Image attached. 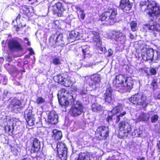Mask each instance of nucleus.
<instances>
[{"mask_svg": "<svg viewBox=\"0 0 160 160\" xmlns=\"http://www.w3.org/2000/svg\"><path fill=\"white\" fill-rule=\"evenodd\" d=\"M140 6L142 11H146L148 15L153 17V19L156 18L160 14V7L158 6L154 1L149 2L145 1H141Z\"/></svg>", "mask_w": 160, "mask_h": 160, "instance_id": "obj_1", "label": "nucleus"}, {"mask_svg": "<svg viewBox=\"0 0 160 160\" xmlns=\"http://www.w3.org/2000/svg\"><path fill=\"white\" fill-rule=\"evenodd\" d=\"M147 46L145 44L143 45V47L145 48L142 49V56L143 59L146 61L150 60L152 61L154 57V53H156L157 57H155L156 59H158L160 57L159 52L156 50H154L152 49H148L145 47Z\"/></svg>", "mask_w": 160, "mask_h": 160, "instance_id": "obj_2", "label": "nucleus"}, {"mask_svg": "<svg viewBox=\"0 0 160 160\" xmlns=\"http://www.w3.org/2000/svg\"><path fill=\"white\" fill-rule=\"evenodd\" d=\"M129 100L133 104L146 106L148 104L146 96L142 93H137L132 96Z\"/></svg>", "mask_w": 160, "mask_h": 160, "instance_id": "obj_3", "label": "nucleus"}, {"mask_svg": "<svg viewBox=\"0 0 160 160\" xmlns=\"http://www.w3.org/2000/svg\"><path fill=\"white\" fill-rule=\"evenodd\" d=\"M117 13L116 10L112 8L102 14L100 16V18L102 21L109 22L115 18Z\"/></svg>", "mask_w": 160, "mask_h": 160, "instance_id": "obj_4", "label": "nucleus"}, {"mask_svg": "<svg viewBox=\"0 0 160 160\" xmlns=\"http://www.w3.org/2000/svg\"><path fill=\"white\" fill-rule=\"evenodd\" d=\"M56 148L58 156L61 159L66 160L67 158L68 148L65 144L62 142L56 143Z\"/></svg>", "mask_w": 160, "mask_h": 160, "instance_id": "obj_5", "label": "nucleus"}, {"mask_svg": "<svg viewBox=\"0 0 160 160\" xmlns=\"http://www.w3.org/2000/svg\"><path fill=\"white\" fill-rule=\"evenodd\" d=\"M83 109L82 103L79 101H78L71 108L70 113L71 116L76 117L81 115L83 112Z\"/></svg>", "mask_w": 160, "mask_h": 160, "instance_id": "obj_6", "label": "nucleus"}, {"mask_svg": "<svg viewBox=\"0 0 160 160\" xmlns=\"http://www.w3.org/2000/svg\"><path fill=\"white\" fill-rule=\"evenodd\" d=\"M58 96L60 97H64L68 101L71 102V104L76 98V95L74 93L68 90H66L62 88L59 91Z\"/></svg>", "mask_w": 160, "mask_h": 160, "instance_id": "obj_7", "label": "nucleus"}, {"mask_svg": "<svg viewBox=\"0 0 160 160\" xmlns=\"http://www.w3.org/2000/svg\"><path fill=\"white\" fill-rule=\"evenodd\" d=\"M108 127L102 126L97 128L96 135L100 140H102L105 139L108 136Z\"/></svg>", "mask_w": 160, "mask_h": 160, "instance_id": "obj_8", "label": "nucleus"}, {"mask_svg": "<svg viewBox=\"0 0 160 160\" xmlns=\"http://www.w3.org/2000/svg\"><path fill=\"white\" fill-rule=\"evenodd\" d=\"M127 77L125 75L120 74L116 76L113 82V85L116 87L125 86V82L127 81Z\"/></svg>", "mask_w": 160, "mask_h": 160, "instance_id": "obj_9", "label": "nucleus"}, {"mask_svg": "<svg viewBox=\"0 0 160 160\" xmlns=\"http://www.w3.org/2000/svg\"><path fill=\"white\" fill-rule=\"evenodd\" d=\"M8 46L9 49L12 52L22 49L20 44L16 39H12L9 41Z\"/></svg>", "mask_w": 160, "mask_h": 160, "instance_id": "obj_10", "label": "nucleus"}, {"mask_svg": "<svg viewBox=\"0 0 160 160\" xmlns=\"http://www.w3.org/2000/svg\"><path fill=\"white\" fill-rule=\"evenodd\" d=\"M101 81V76L99 74H95L91 76L90 80L89 82V84L90 86L95 88H96Z\"/></svg>", "mask_w": 160, "mask_h": 160, "instance_id": "obj_11", "label": "nucleus"}, {"mask_svg": "<svg viewBox=\"0 0 160 160\" xmlns=\"http://www.w3.org/2000/svg\"><path fill=\"white\" fill-rule=\"evenodd\" d=\"M58 116L55 112H50L48 114V122L52 124H56L58 122Z\"/></svg>", "mask_w": 160, "mask_h": 160, "instance_id": "obj_12", "label": "nucleus"}, {"mask_svg": "<svg viewBox=\"0 0 160 160\" xmlns=\"http://www.w3.org/2000/svg\"><path fill=\"white\" fill-rule=\"evenodd\" d=\"M120 7L125 12L131 10L132 4L130 2L129 0H122L120 2Z\"/></svg>", "mask_w": 160, "mask_h": 160, "instance_id": "obj_13", "label": "nucleus"}, {"mask_svg": "<svg viewBox=\"0 0 160 160\" xmlns=\"http://www.w3.org/2000/svg\"><path fill=\"white\" fill-rule=\"evenodd\" d=\"M94 156L91 152L81 153L77 160H94Z\"/></svg>", "mask_w": 160, "mask_h": 160, "instance_id": "obj_14", "label": "nucleus"}, {"mask_svg": "<svg viewBox=\"0 0 160 160\" xmlns=\"http://www.w3.org/2000/svg\"><path fill=\"white\" fill-rule=\"evenodd\" d=\"M80 35V33L78 31H72L68 36V40L69 42H72L75 40H79Z\"/></svg>", "mask_w": 160, "mask_h": 160, "instance_id": "obj_15", "label": "nucleus"}, {"mask_svg": "<svg viewBox=\"0 0 160 160\" xmlns=\"http://www.w3.org/2000/svg\"><path fill=\"white\" fill-rule=\"evenodd\" d=\"M91 34L92 35V39L93 42L97 43V45L98 47L101 46V39L100 38L99 35L98 33L95 31L91 32Z\"/></svg>", "mask_w": 160, "mask_h": 160, "instance_id": "obj_16", "label": "nucleus"}, {"mask_svg": "<svg viewBox=\"0 0 160 160\" xmlns=\"http://www.w3.org/2000/svg\"><path fill=\"white\" fill-rule=\"evenodd\" d=\"M41 148V143L40 141L37 138L34 139L32 146L31 148L32 152H37L39 151Z\"/></svg>", "mask_w": 160, "mask_h": 160, "instance_id": "obj_17", "label": "nucleus"}, {"mask_svg": "<svg viewBox=\"0 0 160 160\" xmlns=\"http://www.w3.org/2000/svg\"><path fill=\"white\" fill-rule=\"evenodd\" d=\"M118 127L120 129L122 130L125 131V132H128L131 130V126L128 122L125 121L121 122L118 125Z\"/></svg>", "mask_w": 160, "mask_h": 160, "instance_id": "obj_18", "label": "nucleus"}, {"mask_svg": "<svg viewBox=\"0 0 160 160\" xmlns=\"http://www.w3.org/2000/svg\"><path fill=\"white\" fill-rule=\"evenodd\" d=\"M113 34L116 38V40L117 41H120L121 43H123L125 42L126 37L124 34L119 32L116 31L113 32Z\"/></svg>", "mask_w": 160, "mask_h": 160, "instance_id": "obj_19", "label": "nucleus"}, {"mask_svg": "<svg viewBox=\"0 0 160 160\" xmlns=\"http://www.w3.org/2000/svg\"><path fill=\"white\" fill-rule=\"evenodd\" d=\"M112 90L111 87H109L104 93L103 97L105 101L110 103L112 101Z\"/></svg>", "mask_w": 160, "mask_h": 160, "instance_id": "obj_20", "label": "nucleus"}, {"mask_svg": "<svg viewBox=\"0 0 160 160\" xmlns=\"http://www.w3.org/2000/svg\"><path fill=\"white\" fill-rule=\"evenodd\" d=\"M144 28H148V29L153 31L159 32L160 31V24L155 23L150 25L148 24L144 25Z\"/></svg>", "mask_w": 160, "mask_h": 160, "instance_id": "obj_21", "label": "nucleus"}, {"mask_svg": "<svg viewBox=\"0 0 160 160\" xmlns=\"http://www.w3.org/2000/svg\"><path fill=\"white\" fill-rule=\"evenodd\" d=\"M52 138L56 140L61 139L62 137V132L61 131L56 129L53 130Z\"/></svg>", "mask_w": 160, "mask_h": 160, "instance_id": "obj_22", "label": "nucleus"}, {"mask_svg": "<svg viewBox=\"0 0 160 160\" xmlns=\"http://www.w3.org/2000/svg\"><path fill=\"white\" fill-rule=\"evenodd\" d=\"M21 101L16 99H13L11 103L12 108L13 110L18 109L21 107Z\"/></svg>", "mask_w": 160, "mask_h": 160, "instance_id": "obj_23", "label": "nucleus"}, {"mask_svg": "<svg viewBox=\"0 0 160 160\" xmlns=\"http://www.w3.org/2000/svg\"><path fill=\"white\" fill-rule=\"evenodd\" d=\"M149 117V114L142 112L138 117L137 120L138 121H147L148 120Z\"/></svg>", "mask_w": 160, "mask_h": 160, "instance_id": "obj_24", "label": "nucleus"}, {"mask_svg": "<svg viewBox=\"0 0 160 160\" xmlns=\"http://www.w3.org/2000/svg\"><path fill=\"white\" fill-rule=\"evenodd\" d=\"M59 102L62 106H68L71 102L68 101L64 97L58 96Z\"/></svg>", "mask_w": 160, "mask_h": 160, "instance_id": "obj_25", "label": "nucleus"}, {"mask_svg": "<svg viewBox=\"0 0 160 160\" xmlns=\"http://www.w3.org/2000/svg\"><path fill=\"white\" fill-rule=\"evenodd\" d=\"M103 107L101 105L97 103H93L92 106V109L93 112H98L102 111Z\"/></svg>", "mask_w": 160, "mask_h": 160, "instance_id": "obj_26", "label": "nucleus"}, {"mask_svg": "<svg viewBox=\"0 0 160 160\" xmlns=\"http://www.w3.org/2000/svg\"><path fill=\"white\" fill-rule=\"evenodd\" d=\"M56 37V43L57 45H61L63 44V35L62 34H60L58 36L57 35L55 36Z\"/></svg>", "mask_w": 160, "mask_h": 160, "instance_id": "obj_27", "label": "nucleus"}, {"mask_svg": "<svg viewBox=\"0 0 160 160\" xmlns=\"http://www.w3.org/2000/svg\"><path fill=\"white\" fill-rule=\"evenodd\" d=\"M53 79L56 82H57L62 85V84L63 83V81L65 79V78H63L61 75H58L54 76Z\"/></svg>", "mask_w": 160, "mask_h": 160, "instance_id": "obj_28", "label": "nucleus"}, {"mask_svg": "<svg viewBox=\"0 0 160 160\" xmlns=\"http://www.w3.org/2000/svg\"><path fill=\"white\" fill-rule=\"evenodd\" d=\"M89 48L90 47L87 45L82 47V52L83 57H85L86 55H88L90 54V52Z\"/></svg>", "mask_w": 160, "mask_h": 160, "instance_id": "obj_29", "label": "nucleus"}, {"mask_svg": "<svg viewBox=\"0 0 160 160\" xmlns=\"http://www.w3.org/2000/svg\"><path fill=\"white\" fill-rule=\"evenodd\" d=\"M126 85L124 87H127L128 89H131L132 88L133 84V81L130 79H129L127 77V81L125 82ZM123 87L124 86H123Z\"/></svg>", "mask_w": 160, "mask_h": 160, "instance_id": "obj_30", "label": "nucleus"}, {"mask_svg": "<svg viewBox=\"0 0 160 160\" xmlns=\"http://www.w3.org/2000/svg\"><path fill=\"white\" fill-rule=\"evenodd\" d=\"M122 110V107L121 106L119 105L114 107L111 112L113 114L115 115L119 112H121Z\"/></svg>", "mask_w": 160, "mask_h": 160, "instance_id": "obj_31", "label": "nucleus"}, {"mask_svg": "<svg viewBox=\"0 0 160 160\" xmlns=\"http://www.w3.org/2000/svg\"><path fill=\"white\" fill-rule=\"evenodd\" d=\"M73 84L71 80L69 78H65L64 80L63 83L62 84V85L66 87H69L72 86Z\"/></svg>", "mask_w": 160, "mask_h": 160, "instance_id": "obj_32", "label": "nucleus"}, {"mask_svg": "<svg viewBox=\"0 0 160 160\" xmlns=\"http://www.w3.org/2000/svg\"><path fill=\"white\" fill-rule=\"evenodd\" d=\"M158 80V78L157 77H154L152 80L151 85L153 89L154 90L156 89L158 87L157 82Z\"/></svg>", "mask_w": 160, "mask_h": 160, "instance_id": "obj_33", "label": "nucleus"}, {"mask_svg": "<svg viewBox=\"0 0 160 160\" xmlns=\"http://www.w3.org/2000/svg\"><path fill=\"white\" fill-rule=\"evenodd\" d=\"M13 124L12 123L9 125L8 124L5 127V132L7 133L12 132H13Z\"/></svg>", "mask_w": 160, "mask_h": 160, "instance_id": "obj_34", "label": "nucleus"}, {"mask_svg": "<svg viewBox=\"0 0 160 160\" xmlns=\"http://www.w3.org/2000/svg\"><path fill=\"white\" fill-rule=\"evenodd\" d=\"M32 110L30 109L27 110L25 112L24 117L26 120H27L29 118L34 117L32 113Z\"/></svg>", "mask_w": 160, "mask_h": 160, "instance_id": "obj_35", "label": "nucleus"}, {"mask_svg": "<svg viewBox=\"0 0 160 160\" xmlns=\"http://www.w3.org/2000/svg\"><path fill=\"white\" fill-rule=\"evenodd\" d=\"M131 30L133 32L136 31L137 29V23L136 21H132L130 23Z\"/></svg>", "mask_w": 160, "mask_h": 160, "instance_id": "obj_36", "label": "nucleus"}, {"mask_svg": "<svg viewBox=\"0 0 160 160\" xmlns=\"http://www.w3.org/2000/svg\"><path fill=\"white\" fill-rule=\"evenodd\" d=\"M126 114L125 111L123 112L122 113H120L119 115L116 116V122L118 123L120 121L121 118L124 116Z\"/></svg>", "mask_w": 160, "mask_h": 160, "instance_id": "obj_37", "label": "nucleus"}, {"mask_svg": "<svg viewBox=\"0 0 160 160\" xmlns=\"http://www.w3.org/2000/svg\"><path fill=\"white\" fill-rule=\"evenodd\" d=\"M28 124L30 126H32L34 124L35 121V118L33 117L27 120H26Z\"/></svg>", "mask_w": 160, "mask_h": 160, "instance_id": "obj_38", "label": "nucleus"}, {"mask_svg": "<svg viewBox=\"0 0 160 160\" xmlns=\"http://www.w3.org/2000/svg\"><path fill=\"white\" fill-rule=\"evenodd\" d=\"M45 101L44 98L42 97H39L36 100V102L37 104H42L45 102Z\"/></svg>", "mask_w": 160, "mask_h": 160, "instance_id": "obj_39", "label": "nucleus"}, {"mask_svg": "<svg viewBox=\"0 0 160 160\" xmlns=\"http://www.w3.org/2000/svg\"><path fill=\"white\" fill-rule=\"evenodd\" d=\"M52 63L55 65L60 64H61L60 60L58 58H54L52 59Z\"/></svg>", "mask_w": 160, "mask_h": 160, "instance_id": "obj_40", "label": "nucleus"}, {"mask_svg": "<svg viewBox=\"0 0 160 160\" xmlns=\"http://www.w3.org/2000/svg\"><path fill=\"white\" fill-rule=\"evenodd\" d=\"M77 8L78 9H79L80 10V12L82 13L81 15H80L81 18L82 19H84L85 16V14L83 13L84 12V10L81 9L80 8H79V7H78Z\"/></svg>", "mask_w": 160, "mask_h": 160, "instance_id": "obj_41", "label": "nucleus"}, {"mask_svg": "<svg viewBox=\"0 0 160 160\" xmlns=\"http://www.w3.org/2000/svg\"><path fill=\"white\" fill-rule=\"evenodd\" d=\"M158 116L157 115H155L152 117L151 121L152 122H156L158 120Z\"/></svg>", "mask_w": 160, "mask_h": 160, "instance_id": "obj_42", "label": "nucleus"}, {"mask_svg": "<svg viewBox=\"0 0 160 160\" xmlns=\"http://www.w3.org/2000/svg\"><path fill=\"white\" fill-rule=\"evenodd\" d=\"M54 7L57 8V10H58L59 12V11H61L62 7V4L61 3H56Z\"/></svg>", "mask_w": 160, "mask_h": 160, "instance_id": "obj_43", "label": "nucleus"}, {"mask_svg": "<svg viewBox=\"0 0 160 160\" xmlns=\"http://www.w3.org/2000/svg\"><path fill=\"white\" fill-rule=\"evenodd\" d=\"M13 153L15 155H17L18 153V148L17 147L12 148L11 149Z\"/></svg>", "mask_w": 160, "mask_h": 160, "instance_id": "obj_44", "label": "nucleus"}, {"mask_svg": "<svg viewBox=\"0 0 160 160\" xmlns=\"http://www.w3.org/2000/svg\"><path fill=\"white\" fill-rule=\"evenodd\" d=\"M150 72L152 75H154L157 73V70L155 68H152L150 69Z\"/></svg>", "mask_w": 160, "mask_h": 160, "instance_id": "obj_45", "label": "nucleus"}, {"mask_svg": "<svg viewBox=\"0 0 160 160\" xmlns=\"http://www.w3.org/2000/svg\"><path fill=\"white\" fill-rule=\"evenodd\" d=\"M53 26H54L55 28H58L59 27V22L58 21H55L53 23Z\"/></svg>", "mask_w": 160, "mask_h": 160, "instance_id": "obj_46", "label": "nucleus"}, {"mask_svg": "<svg viewBox=\"0 0 160 160\" xmlns=\"http://www.w3.org/2000/svg\"><path fill=\"white\" fill-rule=\"evenodd\" d=\"M108 56H111L113 55V52L111 49H109L108 50Z\"/></svg>", "mask_w": 160, "mask_h": 160, "instance_id": "obj_47", "label": "nucleus"}, {"mask_svg": "<svg viewBox=\"0 0 160 160\" xmlns=\"http://www.w3.org/2000/svg\"><path fill=\"white\" fill-rule=\"evenodd\" d=\"M8 92L7 90H5L3 93V98H5L7 96L8 94Z\"/></svg>", "mask_w": 160, "mask_h": 160, "instance_id": "obj_48", "label": "nucleus"}, {"mask_svg": "<svg viewBox=\"0 0 160 160\" xmlns=\"http://www.w3.org/2000/svg\"><path fill=\"white\" fill-rule=\"evenodd\" d=\"M107 121L108 122L111 121L112 120V117L111 116H109L107 118Z\"/></svg>", "mask_w": 160, "mask_h": 160, "instance_id": "obj_49", "label": "nucleus"}, {"mask_svg": "<svg viewBox=\"0 0 160 160\" xmlns=\"http://www.w3.org/2000/svg\"><path fill=\"white\" fill-rule=\"evenodd\" d=\"M157 146L159 149V151L160 152V140L158 142Z\"/></svg>", "mask_w": 160, "mask_h": 160, "instance_id": "obj_50", "label": "nucleus"}, {"mask_svg": "<svg viewBox=\"0 0 160 160\" xmlns=\"http://www.w3.org/2000/svg\"><path fill=\"white\" fill-rule=\"evenodd\" d=\"M129 37L130 38L132 39L134 38V36L131 33H130Z\"/></svg>", "mask_w": 160, "mask_h": 160, "instance_id": "obj_51", "label": "nucleus"}, {"mask_svg": "<svg viewBox=\"0 0 160 160\" xmlns=\"http://www.w3.org/2000/svg\"><path fill=\"white\" fill-rule=\"evenodd\" d=\"M29 50H30V51L31 52H30V54H34V52L33 51V50H32V48H30L29 49Z\"/></svg>", "mask_w": 160, "mask_h": 160, "instance_id": "obj_52", "label": "nucleus"}, {"mask_svg": "<svg viewBox=\"0 0 160 160\" xmlns=\"http://www.w3.org/2000/svg\"><path fill=\"white\" fill-rule=\"evenodd\" d=\"M3 79H4V82H3V84H6V82L7 81V79L5 78V77H4L3 78Z\"/></svg>", "mask_w": 160, "mask_h": 160, "instance_id": "obj_53", "label": "nucleus"}, {"mask_svg": "<svg viewBox=\"0 0 160 160\" xmlns=\"http://www.w3.org/2000/svg\"><path fill=\"white\" fill-rule=\"evenodd\" d=\"M157 57V55L155 53H154V57L153 58V59H152V60H156L157 59H156L155 58V57Z\"/></svg>", "mask_w": 160, "mask_h": 160, "instance_id": "obj_54", "label": "nucleus"}, {"mask_svg": "<svg viewBox=\"0 0 160 160\" xmlns=\"http://www.w3.org/2000/svg\"><path fill=\"white\" fill-rule=\"evenodd\" d=\"M81 94L82 95H84L86 94V92H84L83 91H82L81 92Z\"/></svg>", "mask_w": 160, "mask_h": 160, "instance_id": "obj_55", "label": "nucleus"}, {"mask_svg": "<svg viewBox=\"0 0 160 160\" xmlns=\"http://www.w3.org/2000/svg\"><path fill=\"white\" fill-rule=\"evenodd\" d=\"M27 44L28 45L30 46V42H29L28 41L27 42Z\"/></svg>", "mask_w": 160, "mask_h": 160, "instance_id": "obj_56", "label": "nucleus"}, {"mask_svg": "<svg viewBox=\"0 0 160 160\" xmlns=\"http://www.w3.org/2000/svg\"><path fill=\"white\" fill-rule=\"evenodd\" d=\"M158 99H160V93L158 95Z\"/></svg>", "mask_w": 160, "mask_h": 160, "instance_id": "obj_57", "label": "nucleus"}, {"mask_svg": "<svg viewBox=\"0 0 160 160\" xmlns=\"http://www.w3.org/2000/svg\"><path fill=\"white\" fill-rule=\"evenodd\" d=\"M25 40L28 41V39L27 38H24Z\"/></svg>", "mask_w": 160, "mask_h": 160, "instance_id": "obj_58", "label": "nucleus"}, {"mask_svg": "<svg viewBox=\"0 0 160 160\" xmlns=\"http://www.w3.org/2000/svg\"><path fill=\"white\" fill-rule=\"evenodd\" d=\"M55 145V144H53L52 145V147L53 148H54V146H53V145Z\"/></svg>", "mask_w": 160, "mask_h": 160, "instance_id": "obj_59", "label": "nucleus"}, {"mask_svg": "<svg viewBox=\"0 0 160 160\" xmlns=\"http://www.w3.org/2000/svg\"><path fill=\"white\" fill-rule=\"evenodd\" d=\"M18 18H20V16H19V15H18V16L17 17V18H16V19H17Z\"/></svg>", "mask_w": 160, "mask_h": 160, "instance_id": "obj_60", "label": "nucleus"}, {"mask_svg": "<svg viewBox=\"0 0 160 160\" xmlns=\"http://www.w3.org/2000/svg\"><path fill=\"white\" fill-rule=\"evenodd\" d=\"M26 56L27 57V58L29 57V56Z\"/></svg>", "mask_w": 160, "mask_h": 160, "instance_id": "obj_61", "label": "nucleus"}, {"mask_svg": "<svg viewBox=\"0 0 160 160\" xmlns=\"http://www.w3.org/2000/svg\"><path fill=\"white\" fill-rule=\"evenodd\" d=\"M28 0V1H31L32 0Z\"/></svg>", "mask_w": 160, "mask_h": 160, "instance_id": "obj_62", "label": "nucleus"}]
</instances>
